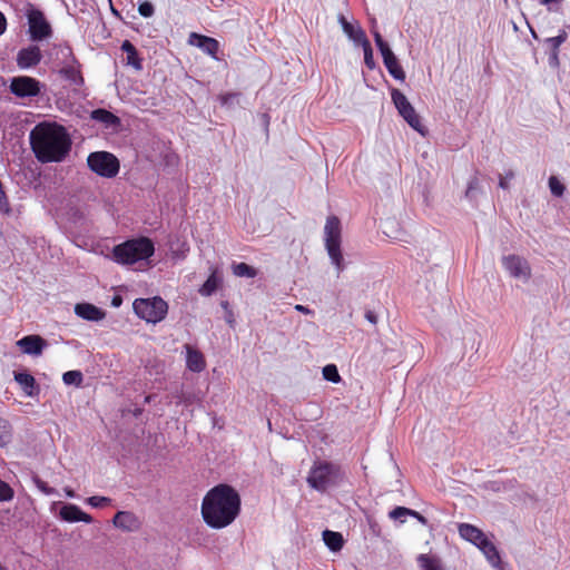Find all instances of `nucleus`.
I'll return each mask as SVG.
<instances>
[{"mask_svg": "<svg viewBox=\"0 0 570 570\" xmlns=\"http://www.w3.org/2000/svg\"><path fill=\"white\" fill-rule=\"evenodd\" d=\"M36 158L42 163H61L69 155L72 141L67 129L56 121L37 124L29 135Z\"/></svg>", "mask_w": 570, "mask_h": 570, "instance_id": "obj_1", "label": "nucleus"}, {"mask_svg": "<svg viewBox=\"0 0 570 570\" xmlns=\"http://www.w3.org/2000/svg\"><path fill=\"white\" fill-rule=\"evenodd\" d=\"M240 495L229 484L212 488L203 498L200 512L204 522L212 529L230 525L240 513Z\"/></svg>", "mask_w": 570, "mask_h": 570, "instance_id": "obj_2", "label": "nucleus"}, {"mask_svg": "<svg viewBox=\"0 0 570 570\" xmlns=\"http://www.w3.org/2000/svg\"><path fill=\"white\" fill-rule=\"evenodd\" d=\"M155 252L154 243L147 237L129 239L112 249L114 261L122 265H132L148 259Z\"/></svg>", "mask_w": 570, "mask_h": 570, "instance_id": "obj_3", "label": "nucleus"}, {"mask_svg": "<svg viewBox=\"0 0 570 570\" xmlns=\"http://www.w3.org/2000/svg\"><path fill=\"white\" fill-rule=\"evenodd\" d=\"M344 478L338 464L328 461H316L311 468L307 483L311 488L325 492L327 488L336 485Z\"/></svg>", "mask_w": 570, "mask_h": 570, "instance_id": "obj_4", "label": "nucleus"}, {"mask_svg": "<svg viewBox=\"0 0 570 570\" xmlns=\"http://www.w3.org/2000/svg\"><path fill=\"white\" fill-rule=\"evenodd\" d=\"M324 240L327 254L335 265L338 273H341L345 265L341 250L342 243V226L337 216H328L324 226Z\"/></svg>", "mask_w": 570, "mask_h": 570, "instance_id": "obj_5", "label": "nucleus"}, {"mask_svg": "<svg viewBox=\"0 0 570 570\" xmlns=\"http://www.w3.org/2000/svg\"><path fill=\"white\" fill-rule=\"evenodd\" d=\"M132 308L139 318L154 324L161 322L168 313V304L160 296L136 298Z\"/></svg>", "mask_w": 570, "mask_h": 570, "instance_id": "obj_6", "label": "nucleus"}, {"mask_svg": "<svg viewBox=\"0 0 570 570\" xmlns=\"http://www.w3.org/2000/svg\"><path fill=\"white\" fill-rule=\"evenodd\" d=\"M87 165L98 176L112 178L120 169L118 158L108 151H94L87 157Z\"/></svg>", "mask_w": 570, "mask_h": 570, "instance_id": "obj_7", "label": "nucleus"}, {"mask_svg": "<svg viewBox=\"0 0 570 570\" xmlns=\"http://www.w3.org/2000/svg\"><path fill=\"white\" fill-rule=\"evenodd\" d=\"M392 101L403 119L417 132L425 135V128L421 122L420 116L416 114L414 107L407 100L406 96L399 89L392 88Z\"/></svg>", "mask_w": 570, "mask_h": 570, "instance_id": "obj_8", "label": "nucleus"}, {"mask_svg": "<svg viewBox=\"0 0 570 570\" xmlns=\"http://www.w3.org/2000/svg\"><path fill=\"white\" fill-rule=\"evenodd\" d=\"M10 91L19 97H36L41 92V82L29 76H18L11 79Z\"/></svg>", "mask_w": 570, "mask_h": 570, "instance_id": "obj_9", "label": "nucleus"}, {"mask_svg": "<svg viewBox=\"0 0 570 570\" xmlns=\"http://www.w3.org/2000/svg\"><path fill=\"white\" fill-rule=\"evenodd\" d=\"M29 35L32 41H40L51 36L52 29L40 10L28 14Z\"/></svg>", "mask_w": 570, "mask_h": 570, "instance_id": "obj_10", "label": "nucleus"}, {"mask_svg": "<svg viewBox=\"0 0 570 570\" xmlns=\"http://www.w3.org/2000/svg\"><path fill=\"white\" fill-rule=\"evenodd\" d=\"M504 269L514 278L524 281L531 277V267L528 261L519 255H508L502 258Z\"/></svg>", "mask_w": 570, "mask_h": 570, "instance_id": "obj_11", "label": "nucleus"}, {"mask_svg": "<svg viewBox=\"0 0 570 570\" xmlns=\"http://www.w3.org/2000/svg\"><path fill=\"white\" fill-rule=\"evenodd\" d=\"M41 59L42 53L40 48L36 45H31L18 51L16 61L20 69H30L39 65Z\"/></svg>", "mask_w": 570, "mask_h": 570, "instance_id": "obj_12", "label": "nucleus"}, {"mask_svg": "<svg viewBox=\"0 0 570 570\" xmlns=\"http://www.w3.org/2000/svg\"><path fill=\"white\" fill-rule=\"evenodd\" d=\"M189 43L202 49L205 53L214 59H218L217 53L219 51V42L215 38L191 32L189 35Z\"/></svg>", "mask_w": 570, "mask_h": 570, "instance_id": "obj_13", "label": "nucleus"}, {"mask_svg": "<svg viewBox=\"0 0 570 570\" xmlns=\"http://www.w3.org/2000/svg\"><path fill=\"white\" fill-rule=\"evenodd\" d=\"M17 345L26 354L40 355L43 348L47 346V342L39 335H27L19 340Z\"/></svg>", "mask_w": 570, "mask_h": 570, "instance_id": "obj_14", "label": "nucleus"}, {"mask_svg": "<svg viewBox=\"0 0 570 570\" xmlns=\"http://www.w3.org/2000/svg\"><path fill=\"white\" fill-rule=\"evenodd\" d=\"M60 518L63 521L67 522H86L90 523L92 521V518L83 512L78 505L76 504H66L60 509Z\"/></svg>", "mask_w": 570, "mask_h": 570, "instance_id": "obj_15", "label": "nucleus"}, {"mask_svg": "<svg viewBox=\"0 0 570 570\" xmlns=\"http://www.w3.org/2000/svg\"><path fill=\"white\" fill-rule=\"evenodd\" d=\"M115 527L125 531H136L139 529L140 522L135 513L129 511H119L112 519Z\"/></svg>", "mask_w": 570, "mask_h": 570, "instance_id": "obj_16", "label": "nucleus"}, {"mask_svg": "<svg viewBox=\"0 0 570 570\" xmlns=\"http://www.w3.org/2000/svg\"><path fill=\"white\" fill-rule=\"evenodd\" d=\"M459 534L462 539L471 542L475 547L487 538L484 532L470 523H460L458 527Z\"/></svg>", "mask_w": 570, "mask_h": 570, "instance_id": "obj_17", "label": "nucleus"}, {"mask_svg": "<svg viewBox=\"0 0 570 570\" xmlns=\"http://www.w3.org/2000/svg\"><path fill=\"white\" fill-rule=\"evenodd\" d=\"M185 348L187 353L186 365L188 370L196 373L204 371L206 367V361L203 353L189 344H186Z\"/></svg>", "mask_w": 570, "mask_h": 570, "instance_id": "obj_18", "label": "nucleus"}, {"mask_svg": "<svg viewBox=\"0 0 570 570\" xmlns=\"http://www.w3.org/2000/svg\"><path fill=\"white\" fill-rule=\"evenodd\" d=\"M77 316L87 321H100L105 317V312L90 303H78L75 306Z\"/></svg>", "mask_w": 570, "mask_h": 570, "instance_id": "obj_19", "label": "nucleus"}, {"mask_svg": "<svg viewBox=\"0 0 570 570\" xmlns=\"http://www.w3.org/2000/svg\"><path fill=\"white\" fill-rule=\"evenodd\" d=\"M338 20H340L343 31L355 43L362 45L368 40L365 35V31L358 24H353V23L348 22L344 16H340Z\"/></svg>", "mask_w": 570, "mask_h": 570, "instance_id": "obj_20", "label": "nucleus"}, {"mask_svg": "<svg viewBox=\"0 0 570 570\" xmlns=\"http://www.w3.org/2000/svg\"><path fill=\"white\" fill-rule=\"evenodd\" d=\"M59 73L67 80L80 85L83 82V77L81 75V65L79 61L73 63H67L66 66H61L59 68Z\"/></svg>", "mask_w": 570, "mask_h": 570, "instance_id": "obj_21", "label": "nucleus"}, {"mask_svg": "<svg viewBox=\"0 0 570 570\" xmlns=\"http://www.w3.org/2000/svg\"><path fill=\"white\" fill-rule=\"evenodd\" d=\"M478 548L482 551L487 560L493 567H499L501 564V557L494 543L488 539V537L478 546Z\"/></svg>", "mask_w": 570, "mask_h": 570, "instance_id": "obj_22", "label": "nucleus"}, {"mask_svg": "<svg viewBox=\"0 0 570 570\" xmlns=\"http://www.w3.org/2000/svg\"><path fill=\"white\" fill-rule=\"evenodd\" d=\"M56 50V60L59 68L61 66H66L67 63H73L78 61L76 58L72 48L69 43H61L55 47Z\"/></svg>", "mask_w": 570, "mask_h": 570, "instance_id": "obj_23", "label": "nucleus"}, {"mask_svg": "<svg viewBox=\"0 0 570 570\" xmlns=\"http://www.w3.org/2000/svg\"><path fill=\"white\" fill-rule=\"evenodd\" d=\"M14 381L27 395L33 396L36 394V380L31 374L26 372H14Z\"/></svg>", "mask_w": 570, "mask_h": 570, "instance_id": "obj_24", "label": "nucleus"}, {"mask_svg": "<svg viewBox=\"0 0 570 570\" xmlns=\"http://www.w3.org/2000/svg\"><path fill=\"white\" fill-rule=\"evenodd\" d=\"M222 278L218 276V269L214 268L212 274L208 276L206 282L199 288V293L203 296H210L218 288Z\"/></svg>", "mask_w": 570, "mask_h": 570, "instance_id": "obj_25", "label": "nucleus"}, {"mask_svg": "<svg viewBox=\"0 0 570 570\" xmlns=\"http://www.w3.org/2000/svg\"><path fill=\"white\" fill-rule=\"evenodd\" d=\"M323 540L325 544L334 552L340 551L343 548L344 539L340 532L325 530L323 532Z\"/></svg>", "mask_w": 570, "mask_h": 570, "instance_id": "obj_26", "label": "nucleus"}, {"mask_svg": "<svg viewBox=\"0 0 570 570\" xmlns=\"http://www.w3.org/2000/svg\"><path fill=\"white\" fill-rule=\"evenodd\" d=\"M421 570H443L441 561L438 557L422 553L416 558Z\"/></svg>", "mask_w": 570, "mask_h": 570, "instance_id": "obj_27", "label": "nucleus"}, {"mask_svg": "<svg viewBox=\"0 0 570 570\" xmlns=\"http://www.w3.org/2000/svg\"><path fill=\"white\" fill-rule=\"evenodd\" d=\"M91 118L108 126L119 124V118L116 115L101 108L92 110Z\"/></svg>", "mask_w": 570, "mask_h": 570, "instance_id": "obj_28", "label": "nucleus"}, {"mask_svg": "<svg viewBox=\"0 0 570 570\" xmlns=\"http://www.w3.org/2000/svg\"><path fill=\"white\" fill-rule=\"evenodd\" d=\"M121 50L127 55V62L129 65L135 66L137 69L141 68L137 50H136L135 46L129 40H125L122 42Z\"/></svg>", "mask_w": 570, "mask_h": 570, "instance_id": "obj_29", "label": "nucleus"}, {"mask_svg": "<svg viewBox=\"0 0 570 570\" xmlns=\"http://www.w3.org/2000/svg\"><path fill=\"white\" fill-rule=\"evenodd\" d=\"M372 33L375 40V45L382 55L383 61L394 58L395 55L392 52L389 43L383 39L381 33L377 30H374Z\"/></svg>", "mask_w": 570, "mask_h": 570, "instance_id": "obj_30", "label": "nucleus"}, {"mask_svg": "<svg viewBox=\"0 0 570 570\" xmlns=\"http://www.w3.org/2000/svg\"><path fill=\"white\" fill-rule=\"evenodd\" d=\"M372 33L375 40V45L382 55L383 61L394 58L395 55L392 52L389 43L383 39L381 33L377 30H374Z\"/></svg>", "mask_w": 570, "mask_h": 570, "instance_id": "obj_31", "label": "nucleus"}, {"mask_svg": "<svg viewBox=\"0 0 570 570\" xmlns=\"http://www.w3.org/2000/svg\"><path fill=\"white\" fill-rule=\"evenodd\" d=\"M390 75L396 80L403 81L405 79V72L396 57L383 61Z\"/></svg>", "mask_w": 570, "mask_h": 570, "instance_id": "obj_32", "label": "nucleus"}, {"mask_svg": "<svg viewBox=\"0 0 570 570\" xmlns=\"http://www.w3.org/2000/svg\"><path fill=\"white\" fill-rule=\"evenodd\" d=\"M232 269L237 277L254 278L257 275V271L246 263H234Z\"/></svg>", "mask_w": 570, "mask_h": 570, "instance_id": "obj_33", "label": "nucleus"}, {"mask_svg": "<svg viewBox=\"0 0 570 570\" xmlns=\"http://www.w3.org/2000/svg\"><path fill=\"white\" fill-rule=\"evenodd\" d=\"M83 380V375L80 371L73 370L65 372L62 375V381L67 385H76L80 386Z\"/></svg>", "mask_w": 570, "mask_h": 570, "instance_id": "obj_34", "label": "nucleus"}, {"mask_svg": "<svg viewBox=\"0 0 570 570\" xmlns=\"http://www.w3.org/2000/svg\"><path fill=\"white\" fill-rule=\"evenodd\" d=\"M11 440V429L7 420L0 417V446L7 445Z\"/></svg>", "mask_w": 570, "mask_h": 570, "instance_id": "obj_35", "label": "nucleus"}, {"mask_svg": "<svg viewBox=\"0 0 570 570\" xmlns=\"http://www.w3.org/2000/svg\"><path fill=\"white\" fill-rule=\"evenodd\" d=\"M323 376L326 381L338 383L341 375L338 374L337 367L334 364H328L323 367Z\"/></svg>", "mask_w": 570, "mask_h": 570, "instance_id": "obj_36", "label": "nucleus"}, {"mask_svg": "<svg viewBox=\"0 0 570 570\" xmlns=\"http://www.w3.org/2000/svg\"><path fill=\"white\" fill-rule=\"evenodd\" d=\"M568 35L564 30H560L557 37H551L546 40L551 51H559V47L567 40Z\"/></svg>", "mask_w": 570, "mask_h": 570, "instance_id": "obj_37", "label": "nucleus"}, {"mask_svg": "<svg viewBox=\"0 0 570 570\" xmlns=\"http://www.w3.org/2000/svg\"><path fill=\"white\" fill-rule=\"evenodd\" d=\"M362 48H363V51H364V62L366 65V67L368 69H374L375 68V61H374V58H373V50H372V47H371V43L370 41H365L364 43L361 45Z\"/></svg>", "mask_w": 570, "mask_h": 570, "instance_id": "obj_38", "label": "nucleus"}, {"mask_svg": "<svg viewBox=\"0 0 570 570\" xmlns=\"http://www.w3.org/2000/svg\"><path fill=\"white\" fill-rule=\"evenodd\" d=\"M87 503L92 508H105L111 503V499L101 495H92L87 499Z\"/></svg>", "mask_w": 570, "mask_h": 570, "instance_id": "obj_39", "label": "nucleus"}, {"mask_svg": "<svg viewBox=\"0 0 570 570\" xmlns=\"http://www.w3.org/2000/svg\"><path fill=\"white\" fill-rule=\"evenodd\" d=\"M549 187H550V190L551 193L554 195V196H562L563 191H564V186L561 184V181L554 177V176H551L549 178Z\"/></svg>", "mask_w": 570, "mask_h": 570, "instance_id": "obj_40", "label": "nucleus"}, {"mask_svg": "<svg viewBox=\"0 0 570 570\" xmlns=\"http://www.w3.org/2000/svg\"><path fill=\"white\" fill-rule=\"evenodd\" d=\"M13 498L12 488L4 481L0 480V501H9Z\"/></svg>", "mask_w": 570, "mask_h": 570, "instance_id": "obj_41", "label": "nucleus"}, {"mask_svg": "<svg viewBox=\"0 0 570 570\" xmlns=\"http://www.w3.org/2000/svg\"><path fill=\"white\" fill-rule=\"evenodd\" d=\"M138 12L144 18H150L155 13V8L149 1H144L139 3Z\"/></svg>", "mask_w": 570, "mask_h": 570, "instance_id": "obj_42", "label": "nucleus"}, {"mask_svg": "<svg viewBox=\"0 0 570 570\" xmlns=\"http://www.w3.org/2000/svg\"><path fill=\"white\" fill-rule=\"evenodd\" d=\"M411 509L405 507H396L390 511L389 517L392 520H401L403 517L410 515Z\"/></svg>", "mask_w": 570, "mask_h": 570, "instance_id": "obj_43", "label": "nucleus"}, {"mask_svg": "<svg viewBox=\"0 0 570 570\" xmlns=\"http://www.w3.org/2000/svg\"><path fill=\"white\" fill-rule=\"evenodd\" d=\"M239 96L238 92H225L219 95L218 99L223 106L232 104Z\"/></svg>", "mask_w": 570, "mask_h": 570, "instance_id": "obj_44", "label": "nucleus"}, {"mask_svg": "<svg viewBox=\"0 0 570 570\" xmlns=\"http://www.w3.org/2000/svg\"><path fill=\"white\" fill-rule=\"evenodd\" d=\"M549 62L551 66H559V51H551Z\"/></svg>", "mask_w": 570, "mask_h": 570, "instance_id": "obj_45", "label": "nucleus"}, {"mask_svg": "<svg viewBox=\"0 0 570 570\" xmlns=\"http://www.w3.org/2000/svg\"><path fill=\"white\" fill-rule=\"evenodd\" d=\"M411 517L415 518L419 522H421L422 524H426L428 520L425 517H423L421 513H419L417 511H414L411 509V513H410Z\"/></svg>", "mask_w": 570, "mask_h": 570, "instance_id": "obj_46", "label": "nucleus"}, {"mask_svg": "<svg viewBox=\"0 0 570 570\" xmlns=\"http://www.w3.org/2000/svg\"><path fill=\"white\" fill-rule=\"evenodd\" d=\"M7 29V19L4 14L0 11V36L4 33Z\"/></svg>", "mask_w": 570, "mask_h": 570, "instance_id": "obj_47", "label": "nucleus"}, {"mask_svg": "<svg viewBox=\"0 0 570 570\" xmlns=\"http://www.w3.org/2000/svg\"><path fill=\"white\" fill-rule=\"evenodd\" d=\"M365 318H366L370 323H372V324H376V323H377V316H376V314H375L374 312H372V311H367V312L365 313Z\"/></svg>", "mask_w": 570, "mask_h": 570, "instance_id": "obj_48", "label": "nucleus"}, {"mask_svg": "<svg viewBox=\"0 0 570 570\" xmlns=\"http://www.w3.org/2000/svg\"><path fill=\"white\" fill-rule=\"evenodd\" d=\"M38 488L46 494H52L53 493V489L47 487V484L45 482H38Z\"/></svg>", "mask_w": 570, "mask_h": 570, "instance_id": "obj_49", "label": "nucleus"}, {"mask_svg": "<svg viewBox=\"0 0 570 570\" xmlns=\"http://www.w3.org/2000/svg\"><path fill=\"white\" fill-rule=\"evenodd\" d=\"M499 186L502 188V189H507L509 187V183L507 180V178H504L503 176L500 175V179H499Z\"/></svg>", "mask_w": 570, "mask_h": 570, "instance_id": "obj_50", "label": "nucleus"}, {"mask_svg": "<svg viewBox=\"0 0 570 570\" xmlns=\"http://www.w3.org/2000/svg\"><path fill=\"white\" fill-rule=\"evenodd\" d=\"M295 309L301 312V313H304V314H311L312 313V311L309 308H307L306 306H304V305H296Z\"/></svg>", "mask_w": 570, "mask_h": 570, "instance_id": "obj_51", "label": "nucleus"}, {"mask_svg": "<svg viewBox=\"0 0 570 570\" xmlns=\"http://www.w3.org/2000/svg\"><path fill=\"white\" fill-rule=\"evenodd\" d=\"M540 2L542 4H546V6H549V4H552V3L559 4L560 0H540Z\"/></svg>", "mask_w": 570, "mask_h": 570, "instance_id": "obj_52", "label": "nucleus"}, {"mask_svg": "<svg viewBox=\"0 0 570 570\" xmlns=\"http://www.w3.org/2000/svg\"><path fill=\"white\" fill-rule=\"evenodd\" d=\"M120 304H121V297L120 296H115L112 298V305L118 307V306H120Z\"/></svg>", "mask_w": 570, "mask_h": 570, "instance_id": "obj_53", "label": "nucleus"}, {"mask_svg": "<svg viewBox=\"0 0 570 570\" xmlns=\"http://www.w3.org/2000/svg\"><path fill=\"white\" fill-rule=\"evenodd\" d=\"M65 492H66V495L68 498H73L75 497V491L72 489H70V488H66Z\"/></svg>", "mask_w": 570, "mask_h": 570, "instance_id": "obj_54", "label": "nucleus"}, {"mask_svg": "<svg viewBox=\"0 0 570 570\" xmlns=\"http://www.w3.org/2000/svg\"><path fill=\"white\" fill-rule=\"evenodd\" d=\"M512 177H513V173H512V171H509L504 178H507V180H508V179H510V178H512Z\"/></svg>", "mask_w": 570, "mask_h": 570, "instance_id": "obj_55", "label": "nucleus"}, {"mask_svg": "<svg viewBox=\"0 0 570 570\" xmlns=\"http://www.w3.org/2000/svg\"><path fill=\"white\" fill-rule=\"evenodd\" d=\"M471 189H472V185L470 184V186L468 187V190H466V196H469V195H470Z\"/></svg>", "mask_w": 570, "mask_h": 570, "instance_id": "obj_56", "label": "nucleus"}, {"mask_svg": "<svg viewBox=\"0 0 570 570\" xmlns=\"http://www.w3.org/2000/svg\"><path fill=\"white\" fill-rule=\"evenodd\" d=\"M0 570H6L4 567L0 563Z\"/></svg>", "mask_w": 570, "mask_h": 570, "instance_id": "obj_57", "label": "nucleus"}]
</instances>
